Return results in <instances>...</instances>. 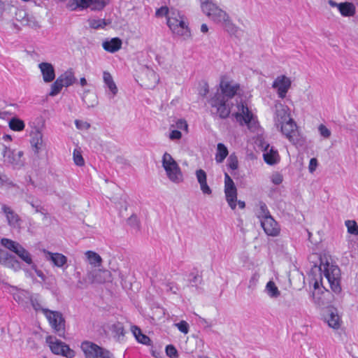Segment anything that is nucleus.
I'll use <instances>...</instances> for the list:
<instances>
[{
    "label": "nucleus",
    "instance_id": "nucleus-1",
    "mask_svg": "<svg viewBox=\"0 0 358 358\" xmlns=\"http://www.w3.org/2000/svg\"><path fill=\"white\" fill-rule=\"evenodd\" d=\"M239 88L238 84L222 79L220 83V89L208 100V103L212 108V114L217 115L221 119L227 118L233 105L230 100L236 95Z\"/></svg>",
    "mask_w": 358,
    "mask_h": 358
},
{
    "label": "nucleus",
    "instance_id": "nucleus-2",
    "mask_svg": "<svg viewBox=\"0 0 358 358\" xmlns=\"http://www.w3.org/2000/svg\"><path fill=\"white\" fill-rule=\"evenodd\" d=\"M162 163L168 178L172 182L178 184L183 181V175L181 169L176 161L169 153L165 152L164 154Z\"/></svg>",
    "mask_w": 358,
    "mask_h": 358
},
{
    "label": "nucleus",
    "instance_id": "nucleus-3",
    "mask_svg": "<svg viewBox=\"0 0 358 358\" xmlns=\"http://www.w3.org/2000/svg\"><path fill=\"white\" fill-rule=\"evenodd\" d=\"M320 270L327 279L331 290L336 294H339L341 292V287L340 284L341 270L338 266L327 263L320 265Z\"/></svg>",
    "mask_w": 358,
    "mask_h": 358
},
{
    "label": "nucleus",
    "instance_id": "nucleus-4",
    "mask_svg": "<svg viewBox=\"0 0 358 358\" xmlns=\"http://www.w3.org/2000/svg\"><path fill=\"white\" fill-rule=\"evenodd\" d=\"M81 349L85 358H115L108 350L90 341H83L81 343Z\"/></svg>",
    "mask_w": 358,
    "mask_h": 358
},
{
    "label": "nucleus",
    "instance_id": "nucleus-5",
    "mask_svg": "<svg viewBox=\"0 0 358 358\" xmlns=\"http://www.w3.org/2000/svg\"><path fill=\"white\" fill-rule=\"evenodd\" d=\"M43 315L54 331L60 337H63L65 332V319L62 313L56 310H44Z\"/></svg>",
    "mask_w": 358,
    "mask_h": 358
},
{
    "label": "nucleus",
    "instance_id": "nucleus-6",
    "mask_svg": "<svg viewBox=\"0 0 358 358\" xmlns=\"http://www.w3.org/2000/svg\"><path fill=\"white\" fill-rule=\"evenodd\" d=\"M46 343L52 353L62 355L67 358L75 357V352L71 350L65 343L58 340L56 337L48 336L46 337Z\"/></svg>",
    "mask_w": 358,
    "mask_h": 358
},
{
    "label": "nucleus",
    "instance_id": "nucleus-7",
    "mask_svg": "<svg viewBox=\"0 0 358 358\" xmlns=\"http://www.w3.org/2000/svg\"><path fill=\"white\" fill-rule=\"evenodd\" d=\"M202 10L211 20L220 24L229 16L224 10L213 3L204 4Z\"/></svg>",
    "mask_w": 358,
    "mask_h": 358
},
{
    "label": "nucleus",
    "instance_id": "nucleus-8",
    "mask_svg": "<svg viewBox=\"0 0 358 358\" xmlns=\"http://www.w3.org/2000/svg\"><path fill=\"white\" fill-rule=\"evenodd\" d=\"M2 154L6 163L11 164L15 167L23 165L22 157L24 153L22 151L11 150L8 146L3 145Z\"/></svg>",
    "mask_w": 358,
    "mask_h": 358
},
{
    "label": "nucleus",
    "instance_id": "nucleus-9",
    "mask_svg": "<svg viewBox=\"0 0 358 358\" xmlns=\"http://www.w3.org/2000/svg\"><path fill=\"white\" fill-rule=\"evenodd\" d=\"M15 17L22 26H27L34 29L40 27V24L36 20V17L29 14L24 9H17L15 13Z\"/></svg>",
    "mask_w": 358,
    "mask_h": 358
},
{
    "label": "nucleus",
    "instance_id": "nucleus-10",
    "mask_svg": "<svg viewBox=\"0 0 358 358\" xmlns=\"http://www.w3.org/2000/svg\"><path fill=\"white\" fill-rule=\"evenodd\" d=\"M167 24L174 34L182 36H189L188 27L183 20L168 17Z\"/></svg>",
    "mask_w": 358,
    "mask_h": 358
},
{
    "label": "nucleus",
    "instance_id": "nucleus-11",
    "mask_svg": "<svg viewBox=\"0 0 358 358\" xmlns=\"http://www.w3.org/2000/svg\"><path fill=\"white\" fill-rule=\"evenodd\" d=\"M292 81L287 76L282 75L278 76L272 84V87L277 90L278 97L284 99L291 87Z\"/></svg>",
    "mask_w": 358,
    "mask_h": 358
},
{
    "label": "nucleus",
    "instance_id": "nucleus-12",
    "mask_svg": "<svg viewBox=\"0 0 358 358\" xmlns=\"http://www.w3.org/2000/svg\"><path fill=\"white\" fill-rule=\"evenodd\" d=\"M279 127H280L282 133L290 142L294 144L296 143L298 131L296 124L293 120H288L285 123L280 124Z\"/></svg>",
    "mask_w": 358,
    "mask_h": 358
},
{
    "label": "nucleus",
    "instance_id": "nucleus-13",
    "mask_svg": "<svg viewBox=\"0 0 358 358\" xmlns=\"http://www.w3.org/2000/svg\"><path fill=\"white\" fill-rule=\"evenodd\" d=\"M264 232L270 236H277L280 232V227L272 216L267 217L260 221Z\"/></svg>",
    "mask_w": 358,
    "mask_h": 358
},
{
    "label": "nucleus",
    "instance_id": "nucleus-14",
    "mask_svg": "<svg viewBox=\"0 0 358 358\" xmlns=\"http://www.w3.org/2000/svg\"><path fill=\"white\" fill-rule=\"evenodd\" d=\"M238 111L233 114L235 116L236 120L240 122L241 125L249 124L253 117V114L249 110L246 105L243 103L238 105Z\"/></svg>",
    "mask_w": 358,
    "mask_h": 358
},
{
    "label": "nucleus",
    "instance_id": "nucleus-15",
    "mask_svg": "<svg viewBox=\"0 0 358 358\" xmlns=\"http://www.w3.org/2000/svg\"><path fill=\"white\" fill-rule=\"evenodd\" d=\"M2 211L6 215L8 224L12 228H20L21 224V219L19 215L15 213L9 206L3 205Z\"/></svg>",
    "mask_w": 358,
    "mask_h": 358
},
{
    "label": "nucleus",
    "instance_id": "nucleus-16",
    "mask_svg": "<svg viewBox=\"0 0 358 358\" xmlns=\"http://www.w3.org/2000/svg\"><path fill=\"white\" fill-rule=\"evenodd\" d=\"M43 79L45 83H50L55 78V69L52 64L48 62H42L38 64Z\"/></svg>",
    "mask_w": 358,
    "mask_h": 358
},
{
    "label": "nucleus",
    "instance_id": "nucleus-17",
    "mask_svg": "<svg viewBox=\"0 0 358 358\" xmlns=\"http://www.w3.org/2000/svg\"><path fill=\"white\" fill-rule=\"evenodd\" d=\"M31 136L30 142L34 152L35 154H38L43 146V134L38 129H36L35 131H31Z\"/></svg>",
    "mask_w": 358,
    "mask_h": 358
},
{
    "label": "nucleus",
    "instance_id": "nucleus-18",
    "mask_svg": "<svg viewBox=\"0 0 358 358\" xmlns=\"http://www.w3.org/2000/svg\"><path fill=\"white\" fill-rule=\"evenodd\" d=\"M264 159L265 162L269 165H274L280 161V156L278 150H275L273 147L269 148L268 145L264 153Z\"/></svg>",
    "mask_w": 358,
    "mask_h": 358
},
{
    "label": "nucleus",
    "instance_id": "nucleus-19",
    "mask_svg": "<svg viewBox=\"0 0 358 358\" xmlns=\"http://www.w3.org/2000/svg\"><path fill=\"white\" fill-rule=\"evenodd\" d=\"M122 41L120 38L116 37L110 40H106L103 42V48L108 52H115L118 51L122 47Z\"/></svg>",
    "mask_w": 358,
    "mask_h": 358
},
{
    "label": "nucleus",
    "instance_id": "nucleus-20",
    "mask_svg": "<svg viewBox=\"0 0 358 358\" xmlns=\"http://www.w3.org/2000/svg\"><path fill=\"white\" fill-rule=\"evenodd\" d=\"M288 120L292 119L289 117L287 109L282 105L276 106L275 122L277 127L287 122Z\"/></svg>",
    "mask_w": 358,
    "mask_h": 358
},
{
    "label": "nucleus",
    "instance_id": "nucleus-21",
    "mask_svg": "<svg viewBox=\"0 0 358 358\" xmlns=\"http://www.w3.org/2000/svg\"><path fill=\"white\" fill-rule=\"evenodd\" d=\"M103 80L106 87L108 88L110 94H112V97H114L117 94L118 89L111 74L108 71H103Z\"/></svg>",
    "mask_w": 358,
    "mask_h": 358
},
{
    "label": "nucleus",
    "instance_id": "nucleus-22",
    "mask_svg": "<svg viewBox=\"0 0 358 358\" xmlns=\"http://www.w3.org/2000/svg\"><path fill=\"white\" fill-rule=\"evenodd\" d=\"M224 194L226 200L232 210H234L236 207L237 201V189L235 187L225 188Z\"/></svg>",
    "mask_w": 358,
    "mask_h": 358
},
{
    "label": "nucleus",
    "instance_id": "nucleus-23",
    "mask_svg": "<svg viewBox=\"0 0 358 358\" xmlns=\"http://www.w3.org/2000/svg\"><path fill=\"white\" fill-rule=\"evenodd\" d=\"M57 78L62 80V83L64 84V86L66 87L72 85L76 82V78L72 69H68Z\"/></svg>",
    "mask_w": 358,
    "mask_h": 358
},
{
    "label": "nucleus",
    "instance_id": "nucleus-24",
    "mask_svg": "<svg viewBox=\"0 0 358 358\" xmlns=\"http://www.w3.org/2000/svg\"><path fill=\"white\" fill-rule=\"evenodd\" d=\"M341 14L344 17L353 16L356 12L355 5L351 2L339 3V9Z\"/></svg>",
    "mask_w": 358,
    "mask_h": 358
},
{
    "label": "nucleus",
    "instance_id": "nucleus-25",
    "mask_svg": "<svg viewBox=\"0 0 358 358\" xmlns=\"http://www.w3.org/2000/svg\"><path fill=\"white\" fill-rule=\"evenodd\" d=\"M92 3V0H69L66 7L71 10H75L77 8H87Z\"/></svg>",
    "mask_w": 358,
    "mask_h": 358
},
{
    "label": "nucleus",
    "instance_id": "nucleus-26",
    "mask_svg": "<svg viewBox=\"0 0 358 358\" xmlns=\"http://www.w3.org/2000/svg\"><path fill=\"white\" fill-rule=\"evenodd\" d=\"M85 256L89 263L94 267H99L101 265L102 258L96 252L88 250L85 252Z\"/></svg>",
    "mask_w": 358,
    "mask_h": 358
},
{
    "label": "nucleus",
    "instance_id": "nucleus-27",
    "mask_svg": "<svg viewBox=\"0 0 358 358\" xmlns=\"http://www.w3.org/2000/svg\"><path fill=\"white\" fill-rule=\"evenodd\" d=\"M1 264L15 271H19L21 268L20 262L10 253Z\"/></svg>",
    "mask_w": 358,
    "mask_h": 358
},
{
    "label": "nucleus",
    "instance_id": "nucleus-28",
    "mask_svg": "<svg viewBox=\"0 0 358 358\" xmlns=\"http://www.w3.org/2000/svg\"><path fill=\"white\" fill-rule=\"evenodd\" d=\"M15 254L26 264L29 265L34 264L31 254L21 245L18 247L17 251H15Z\"/></svg>",
    "mask_w": 358,
    "mask_h": 358
},
{
    "label": "nucleus",
    "instance_id": "nucleus-29",
    "mask_svg": "<svg viewBox=\"0 0 358 358\" xmlns=\"http://www.w3.org/2000/svg\"><path fill=\"white\" fill-rule=\"evenodd\" d=\"M8 127L13 131H22L24 129L25 124L23 120L17 117H13L9 120Z\"/></svg>",
    "mask_w": 358,
    "mask_h": 358
},
{
    "label": "nucleus",
    "instance_id": "nucleus-30",
    "mask_svg": "<svg viewBox=\"0 0 358 358\" xmlns=\"http://www.w3.org/2000/svg\"><path fill=\"white\" fill-rule=\"evenodd\" d=\"M229 152L227 148L222 143H219L217 145V152L215 155V160L217 163H222L228 155Z\"/></svg>",
    "mask_w": 358,
    "mask_h": 358
},
{
    "label": "nucleus",
    "instance_id": "nucleus-31",
    "mask_svg": "<svg viewBox=\"0 0 358 358\" xmlns=\"http://www.w3.org/2000/svg\"><path fill=\"white\" fill-rule=\"evenodd\" d=\"M50 255V259L52 262L55 266L62 267L66 264L67 258L60 253H49Z\"/></svg>",
    "mask_w": 358,
    "mask_h": 358
},
{
    "label": "nucleus",
    "instance_id": "nucleus-32",
    "mask_svg": "<svg viewBox=\"0 0 358 358\" xmlns=\"http://www.w3.org/2000/svg\"><path fill=\"white\" fill-rule=\"evenodd\" d=\"M101 271H93L87 274V278L90 284L103 283L104 280L101 277Z\"/></svg>",
    "mask_w": 358,
    "mask_h": 358
},
{
    "label": "nucleus",
    "instance_id": "nucleus-33",
    "mask_svg": "<svg viewBox=\"0 0 358 358\" xmlns=\"http://www.w3.org/2000/svg\"><path fill=\"white\" fill-rule=\"evenodd\" d=\"M258 206L259 208L257 213V216L259 219V221L266 219L267 217L271 216L267 206L264 202L259 201Z\"/></svg>",
    "mask_w": 358,
    "mask_h": 358
},
{
    "label": "nucleus",
    "instance_id": "nucleus-34",
    "mask_svg": "<svg viewBox=\"0 0 358 358\" xmlns=\"http://www.w3.org/2000/svg\"><path fill=\"white\" fill-rule=\"evenodd\" d=\"M1 243L3 247L15 253L20 245L19 243L6 238H1Z\"/></svg>",
    "mask_w": 358,
    "mask_h": 358
},
{
    "label": "nucleus",
    "instance_id": "nucleus-35",
    "mask_svg": "<svg viewBox=\"0 0 358 358\" xmlns=\"http://www.w3.org/2000/svg\"><path fill=\"white\" fill-rule=\"evenodd\" d=\"M266 289L267 291L268 294L271 298H276L279 296L280 294V292L278 290V288L275 285V282L271 280L267 282Z\"/></svg>",
    "mask_w": 358,
    "mask_h": 358
},
{
    "label": "nucleus",
    "instance_id": "nucleus-36",
    "mask_svg": "<svg viewBox=\"0 0 358 358\" xmlns=\"http://www.w3.org/2000/svg\"><path fill=\"white\" fill-rule=\"evenodd\" d=\"M110 330L114 334V336L117 337V339H120V337H123L124 336V326L121 322H118L113 324L110 328Z\"/></svg>",
    "mask_w": 358,
    "mask_h": 358
},
{
    "label": "nucleus",
    "instance_id": "nucleus-37",
    "mask_svg": "<svg viewBox=\"0 0 358 358\" xmlns=\"http://www.w3.org/2000/svg\"><path fill=\"white\" fill-rule=\"evenodd\" d=\"M326 320L330 327L334 329H338L340 327L339 317L337 314L331 313Z\"/></svg>",
    "mask_w": 358,
    "mask_h": 358
},
{
    "label": "nucleus",
    "instance_id": "nucleus-38",
    "mask_svg": "<svg viewBox=\"0 0 358 358\" xmlns=\"http://www.w3.org/2000/svg\"><path fill=\"white\" fill-rule=\"evenodd\" d=\"M63 87L64 86V84L62 83V80L57 78L56 80L51 85V90L49 92V95L50 96H55L57 95L61 92Z\"/></svg>",
    "mask_w": 358,
    "mask_h": 358
},
{
    "label": "nucleus",
    "instance_id": "nucleus-39",
    "mask_svg": "<svg viewBox=\"0 0 358 358\" xmlns=\"http://www.w3.org/2000/svg\"><path fill=\"white\" fill-rule=\"evenodd\" d=\"M190 278L189 279V282L192 287H195L198 289L199 285L203 283L202 275L199 274L198 271L196 273L192 272L189 274Z\"/></svg>",
    "mask_w": 358,
    "mask_h": 358
},
{
    "label": "nucleus",
    "instance_id": "nucleus-40",
    "mask_svg": "<svg viewBox=\"0 0 358 358\" xmlns=\"http://www.w3.org/2000/svg\"><path fill=\"white\" fill-rule=\"evenodd\" d=\"M88 22L90 27L94 29H103L108 24L104 19H90Z\"/></svg>",
    "mask_w": 358,
    "mask_h": 358
},
{
    "label": "nucleus",
    "instance_id": "nucleus-41",
    "mask_svg": "<svg viewBox=\"0 0 358 358\" xmlns=\"http://www.w3.org/2000/svg\"><path fill=\"white\" fill-rule=\"evenodd\" d=\"M227 32L231 34H234L238 31V27L231 22L230 17L228 16L227 19H225L222 24Z\"/></svg>",
    "mask_w": 358,
    "mask_h": 358
},
{
    "label": "nucleus",
    "instance_id": "nucleus-42",
    "mask_svg": "<svg viewBox=\"0 0 358 358\" xmlns=\"http://www.w3.org/2000/svg\"><path fill=\"white\" fill-rule=\"evenodd\" d=\"M345 225L348 228V233L353 235H358V224L354 220H347Z\"/></svg>",
    "mask_w": 358,
    "mask_h": 358
},
{
    "label": "nucleus",
    "instance_id": "nucleus-43",
    "mask_svg": "<svg viewBox=\"0 0 358 358\" xmlns=\"http://www.w3.org/2000/svg\"><path fill=\"white\" fill-rule=\"evenodd\" d=\"M135 329L136 331H138V336L136 335V340L142 344L148 345H150L151 340L150 338L146 335L143 334L140 328H136Z\"/></svg>",
    "mask_w": 358,
    "mask_h": 358
},
{
    "label": "nucleus",
    "instance_id": "nucleus-44",
    "mask_svg": "<svg viewBox=\"0 0 358 358\" xmlns=\"http://www.w3.org/2000/svg\"><path fill=\"white\" fill-rule=\"evenodd\" d=\"M227 162L229 168L231 170H236L238 169V161L237 157L235 155H231L227 159Z\"/></svg>",
    "mask_w": 358,
    "mask_h": 358
},
{
    "label": "nucleus",
    "instance_id": "nucleus-45",
    "mask_svg": "<svg viewBox=\"0 0 358 358\" xmlns=\"http://www.w3.org/2000/svg\"><path fill=\"white\" fill-rule=\"evenodd\" d=\"M30 301H31V306L36 311L41 310L43 313L44 310H48V308H45L43 307L42 304L41 303V302L39 301V300L37 298L31 297Z\"/></svg>",
    "mask_w": 358,
    "mask_h": 358
},
{
    "label": "nucleus",
    "instance_id": "nucleus-46",
    "mask_svg": "<svg viewBox=\"0 0 358 358\" xmlns=\"http://www.w3.org/2000/svg\"><path fill=\"white\" fill-rule=\"evenodd\" d=\"M259 273L257 272H255L252 275V276L249 280L248 288L252 290L255 289L257 286V284L259 281Z\"/></svg>",
    "mask_w": 358,
    "mask_h": 358
},
{
    "label": "nucleus",
    "instance_id": "nucleus-47",
    "mask_svg": "<svg viewBox=\"0 0 358 358\" xmlns=\"http://www.w3.org/2000/svg\"><path fill=\"white\" fill-rule=\"evenodd\" d=\"M166 291L172 294H177L179 287L176 283L173 282H167L164 284Z\"/></svg>",
    "mask_w": 358,
    "mask_h": 358
},
{
    "label": "nucleus",
    "instance_id": "nucleus-48",
    "mask_svg": "<svg viewBox=\"0 0 358 358\" xmlns=\"http://www.w3.org/2000/svg\"><path fill=\"white\" fill-rule=\"evenodd\" d=\"M175 325L180 332L185 334H187L189 332V326L186 321L181 320L180 322L175 324Z\"/></svg>",
    "mask_w": 358,
    "mask_h": 358
},
{
    "label": "nucleus",
    "instance_id": "nucleus-49",
    "mask_svg": "<svg viewBox=\"0 0 358 358\" xmlns=\"http://www.w3.org/2000/svg\"><path fill=\"white\" fill-rule=\"evenodd\" d=\"M318 131L322 137L329 138L331 136V131L324 124H320L318 127Z\"/></svg>",
    "mask_w": 358,
    "mask_h": 358
},
{
    "label": "nucleus",
    "instance_id": "nucleus-50",
    "mask_svg": "<svg viewBox=\"0 0 358 358\" xmlns=\"http://www.w3.org/2000/svg\"><path fill=\"white\" fill-rule=\"evenodd\" d=\"M166 353L170 358L176 357L178 355V351L173 345H168L166 347Z\"/></svg>",
    "mask_w": 358,
    "mask_h": 358
},
{
    "label": "nucleus",
    "instance_id": "nucleus-51",
    "mask_svg": "<svg viewBox=\"0 0 358 358\" xmlns=\"http://www.w3.org/2000/svg\"><path fill=\"white\" fill-rule=\"evenodd\" d=\"M73 160L75 164L79 166H83L85 164L84 159L81 154L76 150L73 152Z\"/></svg>",
    "mask_w": 358,
    "mask_h": 358
},
{
    "label": "nucleus",
    "instance_id": "nucleus-52",
    "mask_svg": "<svg viewBox=\"0 0 358 358\" xmlns=\"http://www.w3.org/2000/svg\"><path fill=\"white\" fill-rule=\"evenodd\" d=\"M92 5V10H100L103 9L106 6V3L102 0H92V3H90V5Z\"/></svg>",
    "mask_w": 358,
    "mask_h": 358
},
{
    "label": "nucleus",
    "instance_id": "nucleus-53",
    "mask_svg": "<svg viewBox=\"0 0 358 358\" xmlns=\"http://www.w3.org/2000/svg\"><path fill=\"white\" fill-rule=\"evenodd\" d=\"M196 177L199 183L207 180L206 173L203 169L196 171Z\"/></svg>",
    "mask_w": 358,
    "mask_h": 358
},
{
    "label": "nucleus",
    "instance_id": "nucleus-54",
    "mask_svg": "<svg viewBox=\"0 0 358 358\" xmlns=\"http://www.w3.org/2000/svg\"><path fill=\"white\" fill-rule=\"evenodd\" d=\"M75 124L78 129L87 130L90 128V124L79 120H75Z\"/></svg>",
    "mask_w": 358,
    "mask_h": 358
},
{
    "label": "nucleus",
    "instance_id": "nucleus-55",
    "mask_svg": "<svg viewBox=\"0 0 358 358\" xmlns=\"http://www.w3.org/2000/svg\"><path fill=\"white\" fill-rule=\"evenodd\" d=\"M199 185H200V189L203 194H207V195H210L212 194V189L207 184V180L202 182H199Z\"/></svg>",
    "mask_w": 358,
    "mask_h": 358
},
{
    "label": "nucleus",
    "instance_id": "nucleus-56",
    "mask_svg": "<svg viewBox=\"0 0 358 358\" xmlns=\"http://www.w3.org/2000/svg\"><path fill=\"white\" fill-rule=\"evenodd\" d=\"M235 184L231 179V178L229 176V175L227 173H224V189L225 188H230V187H235Z\"/></svg>",
    "mask_w": 358,
    "mask_h": 358
},
{
    "label": "nucleus",
    "instance_id": "nucleus-57",
    "mask_svg": "<svg viewBox=\"0 0 358 358\" xmlns=\"http://www.w3.org/2000/svg\"><path fill=\"white\" fill-rule=\"evenodd\" d=\"M283 180L282 176L279 173H275L271 176V181L275 185H280Z\"/></svg>",
    "mask_w": 358,
    "mask_h": 358
},
{
    "label": "nucleus",
    "instance_id": "nucleus-58",
    "mask_svg": "<svg viewBox=\"0 0 358 358\" xmlns=\"http://www.w3.org/2000/svg\"><path fill=\"white\" fill-rule=\"evenodd\" d=\"M169 14V8L166 6H162L156 10V16L162 17L166 16Z\"/></svg>",
    "mask_w": 358,
    "mask_h": 358
},
{
    "label": "nucleus",
    "instance_id": "nucleus-59",
    "mask_svg": "<svg viewBox=\"0 0 358 358\" xmlns=\"http://www.w3.org/2000/svg\"><path fill=\"white\" fill-rule=\"evenodd\" d=\"M176 127L178 129H183L187 131L188 129V124L185 120L180 119L176 122Z\"/></svg>",
    "mask_w": 358,
    "mask_h": 358
},
{
    "label": "nucleus",
    "instance_id": "nucleus-60",
    "mask_svg": "<svg viewBox=\"0 0 358 358\" xmlns=\"http://www.w3.org/2000/svg\"><path fill=\"white\" fill-rule=\"evenodd\" d=\"M209 92V87L207 83H203L201 86L199 94L202 96H206Z\"/></svg>",
    "mask_w": 358,
    "mask_h": 358
},
{
    "label": "nucleus",
    "instance_id": "nucleus-61",
    "mask_svg": "<svg viewBox=\"0 0 358 358\" xmlns=\"http://www.w3.org/2000/svg\"><path fill=\"white\" fill-rule=\"evenodd\" d=\"M317 166V160L316 158H311L309 162L308 169L310 173H313Z\"/></svg>",
    "mask_w": 358,
    "mask_h": 358
},
{
    "label": "nucleus",
    "instance_id": "nucleus-62",
    "mask_svg": "<svg viewBox=\"0 0 358 358\" xmlns=\"http://www.w3.org/2000/svg\"><path fill=\"white\" fill-rule=\"evenodd\" d=\"M182 137V134L178 130H173L169 134V138L171 140H178Z\"/></svg>",
    "mask_w": 358,
    "mask_h": 358
},
{
    "label": "nucleus",
    "instance_id": "nucleus-63",
    "mask_svg": "<svg viewBox=\"0 0 358 358\" xmlns=\"http://www.w3.org/2000/svg\"><path fill=\"white\" fill-rule=\"evenodd\" d=\"M90 283L88 282V280L87 277L83 280H79L77 283V287L79 289H85L87 288L88 285Z\"/></svg>",
    "mask_w": 358,
    "mask_h": 358
},
{
    "label": "nucleus",
    "instance_id": "nucleus-64",
    "mask_svg": "<svg viewBox=\"0 0 358 358\" xmlns=\"http://www.w3.org/2000/svg\"><path fill=\"white\" fill-rule=\"evenodd\" d=\"M129 225L138 227V218L136 215H131L127 220Z\"/></svg>",
    "mask_w": 358,
    "mask_h": 358
}]
</instances>
